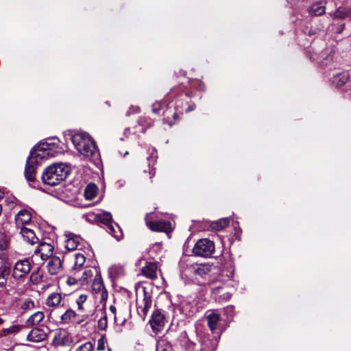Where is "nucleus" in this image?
Masks as SVG:
<instances>
[{
	"instance_id": "f257e3e1",
	"label": "nucleus",
	"mask_w": 351,
	"mask_h": 351,
	"mask_svg": "<svg viewBox=\"0 0 351 351\" xmlns=\"http://www.w3.org/2000/svg\"><path fill=\"white\" fill-rule=\"evenodd\" d=\"M71 171L66 163H54L45 169L42 175L43 183L49 186H56L64 180Z\"/></svg>"
},
{
	"instance_id": "f03ea898",
	"label": "nucleus",
	"mask_w": 351,
	"mask_h": 351,
	"mask_svg": "<svg viewBox=\"0 0 351 351\" xmlns=\"http://www.w3.org/2000/svg\"><path fill=\"white\" fill-rule=\"evenodd\" d=\"M71 141L80 154L88 158H96L99 156L96 143L91 136L86 132L75 134Z\"/></svg>"
},
{
	"instance_id": "7ed1b4c3",
	"label": "nucleus",
	"mask_w": 351,
	"mask_h": 351,
	"mask_svg": "<svg viewBox=\"0 0 351 351\" xmlns=\"http://www.w3.org/2000/svg\"><path fill=\"white\" fill-rule=\"evenodd\" d=\"M71 141L80 154L88 158H96L99 156L96 143L91 136L86 132L75 134Z\"/></svg>"
},
{
	"instance_id": "20e7f679",
	"label": "nucleus",
	"mask_w": 351,
	"mask_h": 351,
	"mask_svg": "<svg viewBox=\"0 0 351 351\" xmlns=\"http://www.w3.org/2000/svg\"><path fill=\"white\" fill-rule=\"evenodd\" d=\"M71 141L80 154L88 158H96L99 156L96 143L91 136L86 132L75 134Z\"/></svg>"
},
{
	"instance_id": "39448f33",
	"label": "nucleus",
	"mask_w": 351,
	"mask_h": 351,
	"mask_svg": "<svg viewBox=\"0 0 351 351\" xmlns=\"http://www.w3.org/2000/svg\"><path fill=\"white\" fill-rule=\"evenodd\" d=\"M36 152V156L40 159H44L49 157H54L56 154L63 152V148L60 146L57 139H48L45 142L40 143L34 149Z\"/></svg>"
},
{
	"instance_id": "423d86ee",
	"label": "nucleus",
	"mask_w": 351,
	"mask_h": 351,
	"mask_svg": "<svg viewBox=\"0 0 351 351\" xmlns=\"http://www.w3.org/2000/svg\"><path fill=\"white\" fill-rule=\"evenodd\" d=\"M214 252L215 244L208 239L198 240L193 248L195 255L202 257H210Z\"/></svg>"
},
{
	"instance_id": "0eeeda50",
	"label": "nucleus",
	"mask_w": 351,
	"mask_h": 351,
	"mask_svg": "<svg viewBox=\"0 0 351 351\" xmlns=\"http://www.w3.org/2000/svg\"><path fill=\"white\" fill-rule=\"evenodd\" d=\"M143 292V296H138L136 298V308L139 316L144 319L152 306V301L151 295L145 289Z\"/></svg>"
},
{
	"instance_id": "6e6552de",
	"label": "nucleus",
	"mask_w": 351,
	"mask_h": 351,
	"mask_svg": "<svg viewBox=\"0 0 351 351\" xmlns=\"http://www.w3.org/2000/svg\"><path fill=\"white\" fill-rule=\"evenodd\" d=\"M36 152L32 150L30 155L27 160L25 169V175L27 180L33 181L35 178L36 169L37 164L42 160L36 156Z\"/></svg>"
},
{
	"instance_id": "1a4fd4ad",
	"label": "nucleus",
	"mask_w": 351,
	"mask_h": 351,
	"mask_svg": "<svg viewBox=\"0 0 351 351\" xmlns=\"http://www.w3.org/2000/svg\"><path fill=\"white\" fill-rule=\"evenodd\" d=\"M31 270V264L28 259L18 261L13 268L12 276L14 279H21L25 277Z\"/></svg>"
},
{
	"instance_id": "9d476101",
	"label": "nucleus",
	"mask_w": 351,
	"mask_h": 351,
	"mask_svg": "<svg viewBox=\"0 0 351 351\" xmlns=\"http://www.w3.org/2000/svg\"><path fill=\"white\" fill-rule=\"evenodd\" d=\"M66 295L60 292H53L48 295L45 304L50 308L66 307Z\"/></svg>"
},
{
	"instance_id": "9b49d317",
	"label": "nucleus",
	"mask_w": 351,
	"mask_h": 351,
	"mask_svg": "<svg viewBox=\"0 0 351 351\" xmlns=\"http://www.w3.org/2000/svg\"><path fill=\"white\" fill-rule=\"evenodd\" d=\"M145 220L147 226L152 231L169 232L173 229L171 222L164 220L150 221L148 214L146 215Z\"/></svg>"
},
{
	"instance_id": "f8f14e48",
	"label": "nucleus",
	"mask_w": 351,
	"mask_h": 351,
	"mask_svg": "<svg viewBox=\"0 0 351 351\" xmlns=\"http://www.w3.org/2000/svg\"><path fill=\"white\" fill-rule=\"evenodd\" d=\"M53 249V246L51 243L41 242L35 250L32 257L34 258H40L43 261H45L52 257Z\"/></svg>"
},
{
	"instance_id": "ddd939ff",
	"label": "nucleus",
	"mask_w": 351,
	"mask_h": 351,
	"mask_svg": "<svg viewBox=\"0 0 351 351\" xmlns=\"http://www.w3.org/2000/svg\"><path fill=\"white\" fill-rule=\"evenodd\" d=\"M92 291L99 297L101 300H107L108 292L99 274L95 276L92 284Z\"/></svg>"
},
{
	"instance_id": "4468645a",
	"label": "nucleus",
	"mask_w": 351,
	"mask_h": 351,
	"mask_svg": "<svg viewBox=\"0 0 351 351\" xmlns=\"http://www.w3.org/2000/svg\"><path fill=\"white\" fill-rule=\"evenodd\" d=\"M208 326L212 333L219 335L217 332L220 322V315L216 311H208L206 313Z\"/></svg>"
},
{
	"instance_id": "2eb2a0df",
	"label": "nucleus",
	"mask_w": 351,
	"mask_h": 351,
	"mask_svg": "<svg viewBox=\"0 0 351 351\" xmlns=\"http://www.w3.org/2000/svg\"><path fill=\"white\" fill-rule=\"evenodd\" d=\"M66 237L65 247L68 251H73L77 250L82 242V239L72 232H66L64 233Z\"/></svg>"
},
{
	"instance_id": "dca6fc26",
	"label": "nucleus",
	"mask_w": 351,
	"mask_h": 351,
	"mask_svg": "<svg viewBox=\"0 0 351 351\" xmlns=\"http://www.w3.org/2000/svg\"><path fill=\"white\" fill-rule=\"evenodd\" d=\"M165 319L164 315L160 310H156L149 320L152 328L155 332H159L164 326Z\"/></svg>"
},
{
	"instance_id": "f3484780",
	"label": "nucleus",
	"mask_w": 351,
	"mask_h": 351,
	"mask_svg": "<svg viewBox=\"0 0 351 351\" xmlns=\"http://www.w3.org/2000/svg\"><path fill=\"white\" fill-rule=\"evenodd\" d=\"M220 335L213 337L212 339L204 337L201 339V349L200 351H215L217 344L218 339Z\"/></svg>"
},
{
	"instance_id": "a211bd4d",
	"label": "nucleus",
	"mask_w": 351,
	"mask_h": 351,
	"mask_svg": "<svg viewBox=\"0 0 351 351\" xmlns=\"http://www.w3.org/2000/svg\"><path fill=\"white\" fill-rule=\"evenodd\" d=\"M47 269L51 275H56L62 271V260L59 256H52L47 264Z\"/></svg>"
},
{
	"instance_id": "6ab92c4d",
	"label": "nucleus",
	"mask_w": 351,
	"mask_h": 351,
	"mask_svg": "<svg viewBox=\"0 0 351 351\" xmlns=\"http://www.w3.org/2000/svg\"><path fill=\"white\" fill-rule=\"evenodd\" d=\"M64 308L66 310L60 317V323L62 325H68L75 322L77 314L68 304Z\"/></svg>"
},
{
	"instance_id": "aec40b11",
	"label": "nucleus",
	"mask_w": 351,
	"mask_h": 351,
	"mask_svg": "<svg viewBox=\"0 0 351 351\" xmlns=\"http://www.w3.org/2000/svg\"><path fill=\"white\" fill-rule=\"evenodd\" d=\"M32 221L31 213L25 209L20 210L15 217L16 226L21 229L25 225L29 224Z\"/></svg>"
},
{
	"instance_id": "412c9836",
	"label": "nucleus",
	"mask_w": 351,
	"mask_h": 351,
	"mask_svg": "<svg viewBox=\"0 0 351 351\" xmlns=\"http://www.w3.org/2000/svg\"><path fill=\"white\" fill-rule=\"evenodd\" d=\"M47 338V333L45 331L40 328H33L28 334L27 339L28 341L38 343L44 341Z\"/></svg>"
},
{
	"instance_id": "4be33fe9",
	"label": "nucleus",
	"mask_w": 351,
	"mask_h": 351,
	"mask_svg": "<svg viewBox=\"0 0 351 351\" xmlns=\"http://www.w3.org/2000/svg\"><path fill=\"white\" fill-rule=\"evenodd\" d=\"M71 343V337L65 332L58 331L53 337L52 343L55 346H69Z\"/></svg>"
},
{
	"instance_id": "5701e85b",
	"label": "nucleus",
	"mask_w": 351,
	"mask_h": 351,
	"mask_svg": "<svg viewBox=\"0 0 351 351\" xmlns=\"http://www.w3.org/2000/svg\"><path fill=\"white\" fill-rule=\"evenodd\" d=\"M21 234L25 241L33 245L38 241V238L36 237L35 232L30 228L22 227L21 229Z\"/></svg>"
},
{
	"instance_id": "b1692460",
	"label": "nucleus",
	"mask_w": 351,
	"mask_h": 351,
	"mask_svg": "<svg viewBox=\"0 0 351 351\" xmlns=\"http://www.w3.org/2000/svg\"><path fill=\"white\" fill-rule=\"evenodd\" d=\"M157 269L156 263H148L142 268V274L147 278L154 279L157 277Z\"/></svg>"
},
{
	"instance_id": "393cba45",
	"label": "nucleus",
	"mask_w": 351,
	"mask_h": 351,
	"mask_svg": "<svg viewBox=\"0 0 351 351\" xmlns=\"http://www.w3.org/2000/svg\"><path fill=\"white\" fill-rule=\"evenodd\" d=\"M351 16V5H343L339 7L333 14L335 19H343Z\"/></svg>"
},
{
	"instance_id": "a878e982",
	"label": "nucleus",
	"mask_w": 351,
	"mask_h": 351,
	"mask_svg": "<svg viewBox=\"0 0 351 351\" xmlns=\"http://www.w3.org/2000/svg\"><path fill=\"white\" fill-rule=\"evenodd\" d=\"M45 318L43 311H37L31 315L25 322L26 326H32L39 324Z\"/></svg>"
},
{
	"instance_id": "bb28decb",
	"label": "nucleus",
	"mask_w": 351,
	"mask_h": 351,
	"mask_svg": "<svg viewBox=\"0 0 351 351\" xmlns=\"http://www.w3.org/2000/svg\"><path fill=\"white\" fill-rule=\"evenodd\" d=\"M95 273L96 274H99L97 269L95 268L86 269L79 278V283L81 285H84L88 283L92 280Z\"/></svg>"
},
{
	"instance_id": "cd10ccee",
	"label": "nucleus",
	"mask_w": 351,
	"mask_h": 351,
	"mask_svg": "<svg viewBox=\"0 0 351 351\" xmlns=\"http://www.w3.org/2000/svg\"><path fill=\"white\" fill-rule=\"evenodd\" d=\"M125 273L124 268L121 265H113L108 269V275L110 278L116 279L122 276Z\"/></svg>"
},
{
	"instance_id": "c85d7f7f",
	"label": "nucleus",
	"mask_w": 351,
	"mask_h": 351,
	"mask_svg": "<svg viewBox=\"0 0 351 351\" xmlns=\"http://www.w3.org/2000/svg\"><path fill=\"white\" fill-rule=\"evenodd\" d=\"M180 339L186 351H195V344L189 339L186 332L180 334Z\"/></svg>"
},
{
	"instance_id": "c756f323",
	"label": "nucleus",
	"mask_w": 351,
	"mask_h": 351,
	"mask_svg": "<svg viewBox=\"0 0 351 351\" xmlns=\"http://www.w3.org/2000/svg\"><path fill=\"white\" fill-rule=\"evenodd\" d=\"M35 306V302L31 298H25L19 303V309L21 313H24L27 311L34 309Z\"/></svg>"
},
{
	"instance_id": "7c9ffc66",
	"label": "nucleus",
	"mask_w": 351,
	"mask_h": 351,
	"mask_svg": "<svg viewBox=\"0 0 351 351\" xmlns=\"http://www.w3.org/2000/svg\"><path fill=\"white\" fill-rule=\"evenodd\" d=\"M108 232L114 237L117 241H119L123 237L122 231L117 223L113 224L112 223L107 226Z\"/></svg>"
},
{
	"instance_id": "2f4dec72",
	"label": "nucleus",
	"mask_w": 351,
	"mask_h": 351,
	"mask_svg": "<svg viewBox=\"0 0 351 351\" xmlns=\"http://www.w3.org/2000/svg\"><path fill=\"white\" fill-rule=\"evenodd\" d=\"M230 223V219L226 218H221L219 220L213 221L210 226L213 230L219 231L223 230L224 228L227 227Z\"/></svg>"
},
{
	"instance_id": "473e14b6",
	"label": "nucleus",
	"mask_w": 351,
	"mask_h": 351,
	"mask_svg": "<svg viewBox=\"0 0 351 351\" xmlns=\"http://www.w3.org/2000/svg\"><path fill=\"white\" fill-rule=\"evenodd\" d=\"M97 186L96 184L90 183L88 184L84 190V197L86 199H93L97 194Z\"/></svg>"
},
{
	"instance_id": "72a5a7b5",
	"label": "nucleus",
	"mask_w": 351,
	"mask_h": 351,
	"mask_svg": "<svg viewBox=\"0 0 351 351\" xmlns=\"http://www.w3.org/2000/svg\"><path fill=\"white\" fill-rule=\"evenodd\" d=\"M348 75L345 73H341L333 77L332 83L336 87H341L343 86L348 82Z\"/></svg>"
},
{
	"instance_id": "f704fd0d",
	"label": "nucleus",
	"mask_w": 351,
	"mask_h": 351,
	"mask_svg": "<svg viewBox=\"0 0 351 351\" xmlns=\"http://www.w3.org/2000/svg\"><path fill=\"white\" fill-rule=\"evenodd\" d=\"M23 328L22 325L13 324L8 328H3L1 331V335L3 336H8L11 335H15L21 331Z\"/></svg>"
},
{
	"instance_id": "c9c22d12",
	"label": "nucleus",
	"mask_w": 351,
	"mask_h": 351,
	"mask_svg": "<svg viewBox=\"0 0 351 351\" xmlns=\"http://www.w3.org/2000/svg\"><path fill=\"white\" fill-rule=\"evenodd\" d=\"M326 8L320 3L313 4L309 8V13L315 16H320L325 13Z\"/></svg>"
},
{
	"instance_id": "e433bc0d",
	"label": "nucleus",
	"mask_w": 351,
	"mask_h": 351,
	"mask_svg": "<svg viewBox=\"0 0 351 351\" xmlns=\"http://www.w3.org/2000/svg\"><path fill=\"white\" fill-rule=\"evenodd\" d=\"M43 272L40 269L34 270L30 275L29 280L34 285H38L43 281Z\"/></svg>"
},
{
	"instance_id": "4c0bfd02",
	"label": "nucleus",
	"mask_w": 351,
	"mask_h": 351,
	"mask_svg": "<svg viewBox=\"0 0 351 351\" xmlns=\"http://www.w3.org/2000/svg\"><path fill=\"white\" fill-rule=\"evenodd\" d=\"M96 219L108 226L112 223V215L108 212H102L96 215Z\"/></svg>"
},
{
	"instance_id": "58836bf2",
	"label": "nucleus",
	"mask_w": 351,
	"mask_h": 351,
	"mask_svg": "<svg viewBox=\"0 0 351 351\" xmlns=\"http://www.w3.org/2000/svg\"><path fill=\"white\" fill-rule=\"evenodd\" d=\"M86 262V258L84 254L80 253L75 254V263L73 266V269L75 271L79 270L84 265Z\"/></svg>"
},
{
	"instance_id": "ea45409f",
	"label": "nucleus",
	"mask_w": 351,
	"mask_h": 351,
	"mask_svg": "<svg viewBox=\"0 0 351 351\" xmlns=\"http://www.w3.org/2000/svg\"><path fill=\"white\" fill-rule=\"evenodd\" d=\"M156 351H173L172 345L165 339H161L158 342Z\"/></svg>"
},
{
	"instance_id": "a19ab883",
	"label": "nucleus",
	"mask_w": 351,
	"mask_h": 351,
	"mask_svg": "<svg viewBox=\"0 0 351 351\" xmlns=\"http://www.w3.org/2000/svg\"><path fill=\"white\" fill-rule=\"evenodd\" d=\"M94 348V343L91 341H87L77 347L75 351H93Z\"/></svg>"
},
{
	"instance_id": "79ce46f5",
	"label": "nucleus",
	"mask_w": 351,
	"mask_h": 351,
	"mask_svg": "<svg viewBox=\"0 0 351 351\" xmlns=\"http://www.w3.org/2000/svg\"><path fill=\"white\" fill-rule=\"evenodd\" d=\"M8 246L9 241L6 235L0 232V250H6L8 248Z\"/></svg>"
},
{
	"instance_id": "37998d69",
	"label": "nucleus",
	"mask_w": 351,
	"mask_h": 351,
	"mask_svg": "<svg viewBox=\"0 0 351 351\" xmlns=\"http://www.w3.org/2000/svg\"><path fill=\"white\" fill-rule=\"evenodd\" d=\"M10 274V267L3 264L0 267V280H5Z\"/></svg>"
},
{
	"instance_id": "c03bdc74",
	"label": "nucleus",
	"mask_w": 351,
	"mask_h": 351,
	"mask_svg": "<svg viewBox=\"0 0 351 351\" xmlns=\"http://www.w3.org/2000/svg\"><path fill=\"white\" fill-rule=\"evenodd\" d=\"M86 300L87 295L85 294H82L78 297V298L76 300L78 311H83L84 310L83 304L86 301Z\"/></svg>"
},
{
	"instance_id": "a18cd8bd",
	"label": "nucleus",
	"mask_w": 351,
	"mask_h": 351,
	"mask_svg": "<svg viewBox=\"0 0 351 351\" xmlns=\"http://www.w3.org/2000/svg\"><path fill=\"white\" fill-rule=\"evenodd\" d=\"M108 326L107 316L106 315L101 317L97 322V327L99 330H105Z\"/></svg>"
},
{
	"instance_id": "49530a36",
	"label": "nucleus",
	"mask_w": 351,
	"mask_h": 351,
	"mask_svg": "<svg viewBox=\"0 0 351 351\" xmlns=\"http://www.w3.org/2000/svg\"><path fill=\"white\" fill-rule=\"evenodd\" d=\"M88 318V315H77V317L74 322L76 325H84V323H85L84 324H86V320Z\"/></svg>"
},
{
	"instance_id": "de8ad7c7",
	"label": "nucleus",
	"mask_w": 351,
	"mask_h": 351,
	"mask_svg": "<svg viewBox=\"0 0 351 351\" xmlns=\"http://www.w3.org/2000/svg\"><path fill=\"white\" fill-rule=\"evenodd\" d=\"M109 309L114 314V322L117 323V324L123 325L125 323V319H124L121 322L119 321L118 317L116 315V307L114 306H110Z\"/></svg>"
},
{
	"instance_id": "09e8293b",
	"label": "nucleus",
	"mask_w": 351,
	"mask_h": 351,
	"mask_svg": "<svg viewBox=\"0 0 351 351\" xmlns=\"http://www.w3.org/2000/svg\"><path fill=\"white\" fill-rule=\"evenodd\" d=\"M66 283L69 286L75 285L79 283V278L75 276H69L66 280Z\"/></svg>"
},
{
	"instance_id": "8fccbe9b",
	"label": "nucleus",
	"mask_w": 351,
	"mask_h": 351,
	"mask_svg": "<svg viewBox=\"0 0 351 351\" xmlns=\"http://www.w3.org/2000/svg\"><path fill=\"white\" fill-rule=\"evenodd\" d=\"M180 306L183 312H185L186 313L191 312L190 306L188 307L186 302H182Z\"/></svg>"
},
{
	"instance_id": "3c124183",
	"label": "nucleus",
	"mask_w": 351,
	"mask_h": 351,
	"mask_svg": "<svg viewBox=\"0 0 351 351\" xmlns=\"http://www.w3.org/2000/svg\"><path fill=\"white\" fill-rule=\"evenodd\" d=\"M5 202L10 207H13L16 204V199L15 197H8Z\"/></svg>"
},
{
	"instance_id": "603ef678",
	"label": "nucleus",
	"mask_w": 351,
	"mask_h": 351,
	"mask_svg": "<svg viewBox=\"0 0 351 351\" xmlns=\"http://www.w3.org/2000/svg\"><path fill=\"white\" fill-rule=\"evenodd\" d=\"M160 108H161V104L158 102H156L153 104L152 111L154 113H157L160 110Z\"/></svg>"
},
{
	"instance_id": "864d4df0",
	"label": "nucleus",
	"mask_w": 351,
	"mask_h": 351,
	"mask_svg": "<svg viewBox=\"0 0 351 351\" xmlns=\"http://www.w3.org/2000/svg\"><path fill=\"white\" fill-rule=\"evenodd\" d=\"M104 349H105L104 341L103 339L101 338L98 341L97 350H103Z\"/></svg>"
},
{
	"instance_id": "5fc2aeb1",
	"label": "nucleus",
	"mask_w": 351,
	"mask_h": 351,
	"mask_svg": "<svg viewBox=\"0 0 351 351\" xmlns=\"http://www.w3.org/2000/svg\"><path fill=\"white\" fill-rule=\"evenodd\" d=\"M155 174H156L155 169H149V171L148 172V175H149V178L150 180H152V178L154 177Z\"/></svg>"
},
{
	"instance_id": "6e6d98bb",
	"label": "nucleus",
	"mask_w": 351,
	"mask_h": 351,
	"mask_svg": "<svg viewBox=\"0 0 351 351\" xmlns=\"http://www.w3.org/2000/svg\"><path fill=\"white\" fill-rule=\"evenodd\" d=\"M221 289V286H217V287H213L211 289V291L213 293L217 294L219 292V289Z\"/></svg>"
},
{
	"instance_id": "4d7b16f0",
	"label": "nucleus",
	"mask_w": 351,
	"mask_h": 351,
	"mask_svg": "<svg viewBox=\"0 0 351 351\" xmlns=\"http://www.w3.org/2000/svg\"><path fill=\"white\" fill-rule=\"evenodd\" d=\"M205 269V266H199L196 269V272L199 274H202V271H204Z\"/></svg>"
},
{
	"instance_id": "13d9d810",
	"label": "nucleus",
	"mask_w": 351,
	"mask_h": 351,
	"mask_svg": "<svg viewBox=\"0 0 351 351\" xmlns=\"http://www.w3.org/2000/svg\"><path fill=\"white\" fill-rule=\"evenodd\" d=\"M175 108H176V110L177 112H180V109L182 108V104H180L178 103V101L176 102V106H175Z\"/></svg>"
},
{
	"instance_id": "bf43d9fd",
	"label": "nucleus",
	"mask_w": 351,
	"mask_h": 351,
	"mask_svg": "<svg viewBox=\"0 0 351 351\" xmlns=\"http://www.w3.org/2000/svg\"><path fill=\"white\" fill-rule=\"evenodd\" d=\"M146 118L145 117H141L139 121H138V123L140 125H144L145 122H146Z\"/></svg>"
},
{
	"instance_id": "052dcab7",
	"label": "nucleus",
	"mask_w": 351,
	"mask_h": 351,
	"mask_svg": "<svg viewBox=\"0 0 351 351\" xmlns=\"http://www.w3.org/2000/svg\"><path fill=\"white\" fill-rule=\"evenodd\" d=\"M195 104H193V105H191V106H189L188 107V108L186 109V111L187 112H191V111H193V110L195 109Z\"/></svg>"
},
{
	"instance_id": "680f3d73",
	"label": "nucleus",
	"mask_w": 351,
	"mask_h": 351,
	"mask_svg": "<svg viewBox=\"0 0 351 351\" xmlns=\"http://www.w3.org/2000/svg\"><path fill=\"white\" fill-rule=\"evenodd\" d=\"M5 286V279L0 281V287L3 288Z\"/></svg>"
},
{
	"instance_id": "e2e57ef3",
	"label": "nucleus",
	"mask_w": 351,
	"mask_h": 351,
	"mask_svg": "<svg viewBox=\"0 0 351 351\" xmlns=\"http://www.w3.org/2000/svg\"><path fill=\"white\" fill-rule=\"evenodd\" d=\"M173 117L175 120H177L178 119V112H174L173 114Z\"/></svg>"
},
{
	"instance_id": "0e129e2a",
	"label": "nucleus",
	"mask_w": 351,
	"mask_h": 351,
	"mask_svg": "<svg viewBox=\"0 0 351 351\" xmlns=\"http://www.w3.org/2000/svg\"><path fill=\"white\" fill-rule=\"evenodd\" d=\"M332 60V56H329L326 58V60H328V61H331Z\"/></svg>"
},
{
	"instance_id": "69168bd1",
	"label": "nucleus",
	"mask_w": 351,
	"mask_h": 351,
	"mask_svg": "<svg viewBox=\"0 0 351 351\" xmlns=\"http://www.w3.org/2000/svg\"><path fill=\"white\" fill-rule=\"evenodd\" d=\"M152 125V121L151 120H149V121L147 123V126L150 127Z\"/></svg>"
},
{
	"instance_id": "338daca9",
	"label": "nucleus",
	"mask_w": 351,
	"mask_h": 351,
	"mask_svg": "<svg viewBox=\"0 0 351 351\" xmlns=\"http://www.w3.org/2000/svg\"><path fill=\"white\" fill-rule=\"evenodd\" d=\"M3 197V193L0 191V200Z\"/></svg>"
},
{
	"instance_id": "774afa93",
	"label": "nucleus",
	"mask_w": 351,
	"mask_h": 351,
	"mask_svg": "<svg viewBox=\"0 0 351 351\" xmlns=\"http://www.w3.org/2000/svg\"><path fill=\"white\" fill-rule=\"evenodd\" d=\"M322 66L327 65V63H326V62H325L324 61H322Z\"/></svg>"
}]
</instances>
